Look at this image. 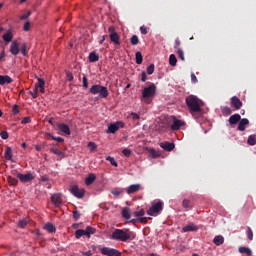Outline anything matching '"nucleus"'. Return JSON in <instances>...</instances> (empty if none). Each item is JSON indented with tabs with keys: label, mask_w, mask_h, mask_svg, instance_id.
Returning a JSON list of instances; mask_svg holds the SVG:
<instances>
[{
	"label": "nucleus",
	"mask_w": 256,
	"mask_h": 256,
	"mask_svg": "<svg viewBox=\"0 0 256 256\" xmlns=\"http://www.w3.org/2000/svg\"><path fill=\"white\" fill-rule=\"evenodd\" d=\"M135 237H137V234L127 228L115 229L111 234V239H113V241H121L122 243H127V241H133Z\"/></svg>",
	"instance_id": "f257e3e1"
},
{
	"label": "nucleus",
	"mask_w": 256,
	"mask_h": 256,
	"mask_svg": "<svg viewBox=\"0 0 256 256\" xmlns=\"http://www.w3.org/2000/svg\"><path fill=\"white\" fill-rule=\"evenodd\" d=\"M186 105L188 109H190V113H199L201 112V106L203 105V101H201L195 95H190L186 97Z\"/></svg>",
	"instance_id": "f03ea898"
},
{
	"label": "nucleus",
	"mask_w": 256,
	"mask_h": 256,
	"mask_svg": "<svg viewBox=\"0 0 256 256\" xmlns=\"http://www.w3.org/2000/svg\"><path fill=\"white\" fill-rule=\"evenodd\" d=\"M155 93H157V86L154 83H151L148 87H144L142 90L141 101L149 105L151 103V99L155 97Z\"/></svg>",
	"instance_id": "7ed1b4c3"
},
{
	"label": "nucleus",
	"mask_w": 256,
	"mask_h": 256,
	"mask_svg": "<svg viewBox=\"0 0 256 256\" xmlns=\"http://www.w3.org/2000/svg\"><path fill=\"white\" fill-rule=\"evenodd\" d=\"M89 93L91 95H99L100 99H107L109 97V90L105 86L99 84H94L90 87Z\"/></svg>",
	"instance_id": "20e7f679"
},
{
	"label": "nucleus",
	"mask_w": 256,
	"mask_h": 256,
	"mask_svg": "<svg viewBox=\"0 0 256 256\" xmlns=\"http://www.w3.org/2000/svg\"><path fill=\"white\" fill-rule=\"evenodd\" d=\"M97 230L91 226H87L86 229H78L75 232V238L81 239V237H87V239H91L92 235H95Z\"/></svg>",
	"instance_id": "39448f33"
},
{
	"label": "nucleus",
	"mask_w": 256,
	"mask_h": 256,
	"mask_svg": "<svg viewBox=\"0 0 256 256\" xmlns=\"http://www.w3.org/2000/svg\"><path fill=\"white\" fill-rule=\"evenodd\" d=\"M161 211H163V202L158 201L147 210V215L150 217H156V215H161Z\"/></svg>",
	"instance_id": "423d86ee"
},
{
	"label": "nucleus",
	"mask_w": 256,
	"mask_h": 256,
	"mask_svg": "<svg viewBox=\"0 0 256 256\" xmlns=\"http://www.w3.org/2000/svg\"><path fill=\"white\" fill-rule=\"evenodd\" d=\"M100 253L106 256H121V251L115 248H109V247H102L100 249Z\"/></svg>",
	"instance_id": "0eeeda50"
},
{
	"label": "nucleus",
	"mask_w": 256,
	"mask_h": 256,
	"mask_svg": "<svg viewBox=\"0 0 256 256\" xmlns=\"http://www.w3.org/2000/svg\"><path fill=\"white\" fill-rule=\"evenodd\" d=\"M100 253L106 256H121V251L115 248H109V247H102L100 249Z\"/></svg>",
	"instance_id": "6e6552de"
},
{
	"label": "nucleus",
	"mask_w": 256,
	"mask_h": 256,
	"mask_svg": "<svg viewBox=\"0 0 256 256\" xmlns=\"http://www.w3.org/2000/svg\"><path fill=\"white\" fill-rule=\"evenodd\" d=\"M172 121L171 129L172 131H179L181 127L185 126V121L177 119L175 116L170 117Z\"/></svg>",
	"instance_id": "1a4fd4ad"
},
{
	"label": "nucleus",
	"mask_w": 256,
	"mask_h": 256,
	"mask_svg": "<svg viewBox=\"0 0 256 256\" xmlns=\"http://www.w3.org/2000/svg\"><path fill=\"white\" fill-rule=\"evenodd\" d=\"M70 192L74 197H77V199H83V197H85V190L80 189L77 185L72 186Z\"/></svg>",
	"instance_id": "9d476101"
},
{
	"label": "nucleus",
	"mask_w": 256,
	"mask_h": 256,
	"mask_svg": "<svg viewBox=\"0 0 256 256\" xmlns=\"http://www.w3.org/2000/svg\"><path fill=\"white\" fill-rule=\"evenodd\" d=\"M16 177L21 181V183H29V181H33V179H35V176H33L32 173H27V174L17 173Z\"/></svg>",
	"instance_id": "9b49d317"
},
{
	"label": "nucleus",
	"mask_w": 256,
	"mask_h": 256,
	"mask_svg": "<svg viewBox=\"0 0 256 256\" xmlns=\"http://www.w3.org/2000/svg\"><path fill=\"white\" fill-rule=\"evenodd\" d=\"M230 105L231 107H234L236 111H239V109L243 107V102L241 101V99H239V97L233 96L230 99Z\"/></svg>",
	"instance_id": "f8f14e48"
},
{
	"label": "nucleus",
	"mask_w": 256,
	"mask_h": 256,
	"mask_svg": "<svg viewBox=\"0 0 256 256\" xmlns=\"http://www.w3.org/2000/svg\"><path fill=\"white\" fill-rule=\"evenodd\" d=\"M125 124L123 122H116L114 124H110L108 127V133H117L119 129H123Z\"/></svg>",
	"instance_id": "ddd939ff"
},
{
	"label": "nucleus",
	"mask_w": 256,
	"mask_h": 256,
	"mask_svg": "<svg viewBox=\"0 0 256 256\" xmlns=\"http://www.w3.org/2000/svg\"><path fill=\"white\" fill-rule=\"evenodd\" d=\"M10 53L14 56L19 55V42L17 40L11 42Z\"/></svg>",
	"instance_id": "4468645a"
},
{
	"label": "nucleus",
	"mask_w": 256,
	"mask_h": 256,
	"mask_svg": "<svg viewBox=\"0 0 256 256\" xmlns=\"http://www.w3.org/2000/svg\"><path fill=\"white\" fill-rule=\"evenodd\" d=\"M51 202L56 207H61V204H62V202H61V194H59V193L52 194L51 195Z\"/></svg>",
	"instance_id": "2eb2a0df"
},
{
	"label": "nucleus",
	"mask_w": 256,
	"mask_h": 256,
	"mask_svg": "<svg viewBox=\"0 0 256 256\" xmlns=\"http://www.w3.org/2000/svg\"><path fill=\"white\" fill-rule=\"evenodd\" d=\"M59 131H61L62 133H64V135H71V129L69 128V125L65 124V123H59L57 125Z\"/></svg>",
	"instance_id": "dca6fc26"
},
{
	"label": "nucleus",
	"mask_w": 256,
	"mask_h": 256,
	"mask_svg": "<svg viewBox=\"0 0 256 256\" xmlns=\"http://www.w3.org/2000/svg\"><path fill=\"white\" fill-rule=\"evenodd\" d=\"M13 83V78L9 75H0V85H10Z\"/></svg>",
	"instance_id": "f3484780"
},
{
	"label": "nucleus",
	"mask_w": 256,
	"mask_h": 256,
	"mask_svg": "<svg viewBox=\"0 0 256 256\" xmlns=\"http://www.w3.org/2000/svg\"><path fill=\"white\" fill-rule=\"evenodd\" d=\"M160 147L164 149V151H173V149H175V143L162 142L160 143Z\"/></svg>",
	"instance_id": "a211bd4d"
},
{
	"label": "nucleus",
	"mask_w": 256,
	"mask_h": 256,
	"mask_svg": "<svg viewBox=\"0 0 256 256\" xmlns=\"http://www.w3.org/2000/svg\"><path fill=\"white\" fill-rule=\"evenodd\" d=\"M141 189V185L140 184H132L127 188V193L128 195H133V193H137V191H139Z\"/></svg>",
	"instance_id": "6ab92c4d"
},
{
	"label": "nucleus",
	"mask_w": 256,
	"mask_h": 256,
	"mask_svg": "<svg viewBox=\"0 0 256 256\" xmlns=\"http://www.w3.org/2000/svg\"><path fill=\"white\" fill-rule=\"evenodd\" d=\"M109 37L114 45H121V38L119 37V34L117 32L110 34Z\"/></svg>",
	"instance_id": "aec40b11"
},
{
	"label": "nucleus",
	"mask_w": 256,
	"mask_h": 256,
	"mask_svg": "<svg viewBox=\"0 0 256 256\" xmlns=\"http://www.w3.org/2000/svg\"><path fill=\"white\" fill-rule=\"evenodd\" d=\"M189 231H199V227L193 223H189L188 225L183 227L184 233H189Z\"/></svg>",
	"instance_id": "412c9836"
},
{
	"label": "nucleus",
	"mask_w": 256,
	"mask_h": 256,
	"mask_svg": "<svg viewBox=\"0 0 256 256\" xmlns=\"http://www.w3.org/2000/svg\"><path fill=\"white\" fill-rule=\"evenodd\" d=\"M240 119H241V115L234 114V115L230 116V118L228 119V123H230L231 125H237V123H239Z\"/></svg>",
	"instance_id": "4be33fe9"
},
{
	"label": "nucleus",
	"mask_w": 256,
	"mask_h": 256,
	"mask_svg": "<svg viewBox=\"0 0 256 256\" xmlns=\"http://www.w3.org/2000/svg\"><path fill=\"white\" fill-rule=\"evenodd\" d=\"M4 159H6V161H11V159H13V150L9 146L5 149Z\"/></svg>",
	"instance_id": "5701e85b"
},
{
	"label": "nucleus",
	"mask_w": 256,
	"mask_h": 256,
	"mask_svg": "<svg viewBox=\"0 0 256 256\" xmlns=\"http://www.w3.org/2000/svg\"><path fill=\"white\" fill-rule=\"evenodd\" d=\"M246 125H249V119L247 118L240 119L238 124V131H245Z\"/></svg>",
	"instance_id": "b1692460"
},
{
	"label": "nucleus",
	"mask_w": 256,
	"mask_h": 256,
	"mask_svg": "<svg viewBox=\"0 0 256 256\" xmlns=\"http://www.w3.org/2000/svg\"><path fill=\"white\" fill-rule=\"evenodd\" d=\"M2 39L5 41V43H11V41H13V32L8 31L7 33L3 34Z\"/></svg>",
	"instance_id": "393cba45"
},
{
	"label": "nucleus",
	"mask_w": 256,
	"mask_h": 256,
	"mask_svg": "<svg viewBox=\"0 0 256 256\" xmlns=\"http://www.w3.org/2000/svg\"><path fill=\"white\" fill-rule=\"evenodd\" d=\"M95 179H97V176L95 174H89L88 177H86L85 179L86 185H93V183H95Z\"/></svg>",
	"instance_id": "a878e982"
},
{
	"label": "nucleus",
	"mask_w": 256,
	"mask_h": 256,
	"mask_svg": "<svg viewBox=\"0 0 256 256\" xmlns=\"http://www.w3.org/2000/svg\"><path fill=\"white\" fill-rule=\"evenodd\" d=\"M238 251H239V253H242V254L247 255V256L253 255V252L251 251V249L248 248V247H245V246H241L238 249Z\"/></svg>",
	"instance_id": "bb28decb"
},
{
	"label": "nucleus",
	"mask_w": 256,
	"mask_h": 256,
	"mask_svg": "<svg viewBox=\"0 0 256 256\" xmlns=\"http://www.w3.org/2000/svg\"><path fill=\"white\" fill-rule=\"evenodd\" d=\"M48 233H55L57 231V228H55V225L51 223H46L43 227Z\"/></svg>",
	"instance_id": "cd10ccee"
},
{
	"label": "nucleus",
	"mask_w": 256,
	"mask_h": 256,
	"mask_svg": "<svg viewBox=\"0 0 256 256\" xmlns=\"http://www.w3.org/2000/svg\"><path fill=\"white\" fill-rule=\"evenodd\" d=\"M213 243L214 245H217V246L223 245V243H225V238L221 235H218L213 239Z\"/></svg>",
	"instance_id": "c85d7f7f"
},
{
	"label": "nucleus",
	"mask_w": 256,
	"mask_h": 256,
	"mask_svg": "<svg viewBox=\"0 0 256 256\" xmlns=\"http://www.w3.org/2000/svg\"><path fill=\"white\" fill-rule=\"evenodd\" d=\"M89 61L90 63H97V61H99V54H96L95 52H91L89 54Z\"/></svg>",
	"instance_id": "c756f323"
},
{
	"label": "nucleus",
	"mask_w": 256,
	"mask_h": 256,
	"mask_svg": "<svg viewBox=\"0 0 256 256\" xmlns=\"http://www.w3.org/2000/svg\"><path fill=\"white\" fill-rule=\"evenodd\" d=\"M169 65H171V67H176V65H177V56H175V54H171L169 56Z\"/></svg>",
	"instance_id": "7c9ffc66"
},
{
	"label": "nucleus",
	"mask_w": 256,
	"mask_h": 256,
	"mask_svg": "<svg viewBox=\"0 0 256 256\" xmlns=\"http://www.w3.org/2000/svg\"><path fill=\"white\" fill-rule=\"evenodd\" d=\"M122 217L124 219H131V212H130V209L129 208H124L122 210Z\"/></svg>",
	"instance_id": "2f4dec72"
},
{
	"label": "nucleus",
	"mask_w": 256,
	"mask_h": 256,
	"mask_svg": "<svg viewBox=\"0 0 256 256\" xmlns=\"http://www.w3.org/2000/svg\"><path fill=\"white\" fill-rule=\"evenodd\" d=\"M135 57L137 65H141V63H143V54H141V52L138 51L135 53Z\"/></svg>",
	"instance_id": "473e14b6"
},
{
	"label": "nucleus",
	"mask_w": 256,
	"mask_h": 256,
	"mask_svg": "<svg viewBox=\"0 0 256 256\" xmlns=\"http://www.w3.org/2000/svg\"><path fill=\"white\" fill-rule=\"evenodd\" d=\"M50 153H53L54 155H58L59 157H63V151H61L57 147L51 148Z\"/></svg>",
	"instance_id": "72a5a7b5"
},
{
	"label": "nucleus",
	"mask_w": 256,
	"mask_h": 256,
	"mask_svg": "<svg viewBox=\"0 0 256 256\" xmlns=\"http://www.w3.org/2000/svg\"><path fill=\"white\" fill-rule=\"evenodd\" d=\"M182 207L186 209V211H189V209H191V201L184 199L182 201Z\"/></svg>",
	"instance_id": "f704fd0d"
},
{
	"label": "nucleus",
	"mask_w": 256,
	"mask_h": 256,
	"mask_svg": "<svg viewBox=\"0 0 256 256\" xmlns=\"http://www.w3.org/2000/svg\"><path fill=\"white\" fill-rule=\"evenodd\" d=\"M248 145H256V135H250L247 140Z\"/></svg>",
	"instance_id": "c9c22d12"
},
{
	"label": "nucleus",
	"mask_w": 256,
	"mask_h": 256,
	"mask_svg": "<svg viewBox=\"0 0 256 256\" xmlns=\"http://www.w3.org/2000/svg\"><path fill=\"white\" fill-rule=\"evenodd\" d=\"M41 87H45V80L38 78V82L35 84V89L37 90Z\"/></svg>",
	"instance_id": "e433bc0d"
},
{
	"label": "nucleus",
	"mask_w": 256,
	"mask_h": 256,
	"mask_svg": "<svg viewBox=\"0 0 256 256\" xmlns=\"http://www.w3.org/2000/svg\"><path fill=\"white\" fill-rule=\"evenodd\" d=\"M145 215V209H140L139 211H134L133 216L134 217H143Z\"/></svg>",
	"instance_id": "4c0bfd02"
},
{
	"label": "nucleus",
	"mask_w": 256,
	"mask_h": 256,
	"mask_svg": "<svg viewBox=\"0 0 256 256\" xmlns=\"http://www.w3.org/2000/svg\"><path fill=\"white\" fill-rule=\"evenodd\" d=\"M29 224V222L25 219L19 220L18 222V227H20L21 229H25V227H27V225Z\"/></svg>",
	"instance_id": "58836bf2"
},
{
	"label": "nucleus",
	"mask_w": 256,
	"mask_h": 256,
	"mask_svg": "<svg viewBox=\"0 0 256 256\" xmlns=\"http://www.w3.org/2000/svg\"><path fill=\"white\" fill-rule=\"evenodd\" d=\"M106 161H109L110 165H112L113 167H117V161L115 160V158L108 156L106 157Z\"/></svg>",
	"instance_id": "ea45409f"
},
{
	"label": "nucleus",
	"mask_w": 256,
	"mask_h": 256,
	"mask_svg": "<svg viewBox=\"0 0 256 256\" xmlns=\"http://www.w3.org/2000/svg\"><path fill=\"white\" fill-rule=\"evenodd\" d=\"M149 153L151 155V157H153V159H157V157H160L161 154H159V152L155 151V149L150 148L149 149Z\"/></svg>",
	"instance_id": "a19ab883"
},
{
	"label": "nucleus",
	"mask_w": 256,
	"mask_h": 256,
	"mask_svg": "<svg viewBox=\"0 0 256 256\" xmlns=\"http://www.w3.org/2000/svg\"><path fill=\"white\" fill-rule=\"evenodd\" d=\"M131 45H139V37L137 35H133L130 39Z\"/></svg>",
	"instance_id": "79ce46f5"
},
{
	"label": "nucleus",
	"mask_w": 256,
	"mask_h": 256,
	"mask_svg": "<svg viewBox=\"0 0 256 256\" xmlns=\"http://www.w3.org/2000/svg\"><path fill=\"white\" fill-rule=\"evenodd\" d=\"M146 71H147L148 75H153V73H155V65L154 64H150L147 67Z\"/></svg>",
	"instance_id": "37998d69"
},
{
	"label": "nucleus",
	"mask_w": 256,
	"mask_h": 256,
	"mask_svg": "<svg viewBox=\"0 0 256 256\" xmlns=\"http://www.w3.org/2000/svg\"><path fill=\"white\" fill-rule=\"evenodd\" d=\"M222 113L224 115H231V113H233V110L230 107L226 106L222 108Z\"/></svg>",
	"instance_id": "c03bdc74"
},
{
	"label": "nucleus",
	"mask_w": 256,
	"mask_h": 256,
	"mask_svg": "<svg viewBox=\"0 0 256 256\" xmlns=\"http://www.w3.org/2000/svg\"><path fill=\"white\" fill-rule=\"evenodd\" d=\"M20 51L24 57H27V44L26 43H23L21 45Z\"/></svg>",
	"instance_id": "a18cd8bd"
},
{
	"label": "nucleus",
	"mask_w": 256,
	"mask_h": 256,
	"mask_svg": "<svg viewBox=\"0 0 256 256\" xmlns=\"http://www.w3.org/2000/svg\"><path fill=\"white\" fill-rule=\"evenodd\" d=\"M73 215V219H75V221H78V219H81V212H79V210H74L72 212Z\"/></svg>",
	"instance_id": "49530a36"
},
{
	"label": "nucleus",
	"mask_w": 256,
	"mask_h": 256,
	"mask_svg": "<svg viewBox=\"0 0 256 256\" xmlns=\"http://www.w3.org/2000/svg\"><path fill=\"white\" fill-rule=\"evenodd\" d=\"M131 153H132V151L129 148H125L122 150V154L124 157H131Z\"/></svg>",
	"instance_id": "de8ad7c7"
},
{
	"label": "nucleus",
	"mask_w": 256,
	"mask_h": 256,
	"mask_svg": "<svg viewBox=\"0 0 256 256\" xmlns=\"http://www.w3.org/2000/svg\"><path fill=\"white\" fill-rule=\"evenodd\" d=\"M247 237L249 241H253V230L251 229V227L247 228Z\"/></svg>",
	"instance_id": "09e8293b"
},
{
	"label": "nucleus",
	"mask_w": 256,
	"mask_h": 256,
	"mask_svg": "<svg viewBox=\"0 0 256 256\" xmlns=\"http://www.w3.org/2000/svg\"><path fill=\"white\" fill-rule=\"evenodd\" d=\"M140 33L142 35H147L149 33V28L147 26H141L140 27Z\"/></svg>",
	"instance_id": "8fccbe9b"
},
{
	"label": "nucleus",
	"mask_w": 256,
	"mask_h": 256,
	"mask_svg": "<svg viewBox=\"0 0 256 256\" xmlns=\"http://www.w3.org/2000/svg\"><path fill=\"white\" fill-rule=\"evenodd\" d=\"M180 47H181V40H179V38H177V39L175 40V43H174V49H175L176 51H179V49H181Z\"/></svg>",
	"instance_id": "3c124183"
},
{
	"label": "nucleus",
	"mask_w": 256,
	"mask_h": 256,
	"mask_svg": "<svg viewBox=\"0 0 256 256\" xmlns=\"http://www.w3.org/2000/svg\"><path fill=\"white\" fill-rule=\"evenodd\" d=\"M82 83H83L84 89H88L89 88V81L87 80V76H83Z\"/></svg>",
	"instance_id": "603ef678"
},
{
	"label": "nucleus",
	"mask_w": 256,
	"mask_h": 256,
	"mask_svg": "<svg viewBox=\"0 0 256 256\" xmlns=\"http://www.w3.org/2000/svg\"><path fill=\"white\" fill-rule=\"evenodd\" d=\"M178 53V57H180L181 61H185V53L183 52L182 49H178V51H176Z\"/></svg>",
	"instance_id": "864d4df0"
},
{
	"label": "nucleus",
	"mask_w": 256,
	"mask_h": 256,
	"mask_svg": "<svg viewBox=\"0 0 256 256\" xmlns=\"http://www.w3.org/2000/svg\"><path fill=\"white\" fill-rule=\"evenodd\" d=\"M0 137H1V139H9V132H7V131H1L0 132Z\"/></svg>",
	"instance_id": "5fc2aeb1"
},
{
	"label": "nucleus",
	"mask_w": 256,
	"mask_h": 256,
	"mask_svg": "<svg viewBox=\"0 0 256 256\" xmlns=\"http://www.w3.org/2000/svg\"><path fill=\"white\" fill-rule=\"evenodd\" d=\"M130 117H132L133 121H138L141 119V116H139V114L135 113V112H132L130 114Z\"/></svg>",
	"instance_id": "6e6d98bb"
},
{
	"label": "nucleus",
	"mask_w": 256,
	"mask_h": 256,
	"mask_svg": "<svg viewBox=\"0 0 256 256\" xmlns=\"http://www.w3.org/2000/svg\"><path fill=\"white\" fill-rule=\"evenodd\" d=\"M149 219H151V218H149V217H141V218H137V221H138V223L145 224V223H147V221H149Z\"/></svg>",
	"instance_id": "4d7b16f0"
},
{
	"label": "nucleus",
	"mask_w": 256,
	"mask_h": 256,
	"mask_svg": "<svg viewBox=\"0 0 256 256\" xmlns=\"http://www.w3.org/2000/svg\"><path fill=\"white\" fill-rule=\"evenodd\" d=\"M30 16H31V12L28 11L27 13L20 16V21H24L25 19H29Z\"/></svg>",
	"instance_id": "13d9d810"
},
{
	"label": "nucleus",
	"mask_w": 256,
	"mask_h": 256,
	"mask_svg": "<svg viewBox=\"0 0 256 256\" xmlns=\"http://www.w3.org/2000/svg\"><path fill=\"white\" fill-rule=\"evenodd\" d=\"M88 147H90V151H95L97 149V144L94 142H89Z\"/></svg>",
	"instance_id": "bf43d9fd"
},
{
	"label": "nucleus",
	"mask_w": 256,
	"mask_h": 256,
	"mask_svg": "<svg viewBox=\"0 0 256 256\" xmlns=\"http://www.w3.org/2000/svg\"><path fill=\"white\" fill-rule=\"evenodd\" d=\"M12 113L14 115H17V113H19V106L17 104H14L12 107Z\"/></svg>",
	"instance_id": "052dcab7"
},
{
	"label": "nucleus",
	"mask_w": 256,
	"mask_h": 256,
	"mask_svg": "<svg viewBox=\"0 0 256 256\" xmlns=\"http://www.w3.org/2000/svg\"><path fill=\"white\" fill-rule=\"evenodd\" d=\"M30 28H31V22L29 21L25 22L23 26L24 31H29Z\"/></svg>",
	"instance_id": "680f3d73"
},
{
	"label": "nucleus",
	"mask_w": 256,
	"mask_h": 256,
	"mask_svg": "<svg viewBox=\"0 0 256 256\" xmlns=\"http://www.w3.org/2000/svg\"><path fill=\"white\" fill-rule=\"evenodd\" d=\"M123 190H114L112 191V195H114L115 197H119V195H122Z\"/></svg>",
	"instance_id": "e2e57ef3"
},
{
	"label": "nucleus",
	"mask_w": 256,
	"mask_h": 256,
	"mask_svg": "<svg viewBox=\"0 0 256 256\" xmlns=\"http://www.w3.org/2000/svg\"><path fill=\"white\" fill-rule=\"evenodd\" d=\"M29 93L33 97V99H37V97L39 96L37 89H34V91H30Z\"/></svg>",
	"instance_id": "0e129e2a"
},
{
	"label": "nucleus",
	"mask_w": 256,
	"mask_h": 256,
	"mask_svg": "<svg viewBox=\"0 0 256 256\" xmlns=\"http://www.w3.org/2000/svg\"><path fill=\"white\" fill-rule=\"evenodd\" d=\"M9 183L10 185H17L18 181L13 177H9Z\"/></svg>",
	"instance_id": "69168bd1"
},
{
	"label": "nucleus",
	"mask_w": 256,
	"mask_h": 256,
	"mask_svg": "<svg viewBox=\"0 0 256 256\" xmlns=\"http://www.w3.org/2000/svg\"><path fill=\"white\" fill-rule=\"evenodd\" d=\"M31 121V117H25L22 119V125H27Z\"/></svg>",
	"instance_id": "338daca9"
},
{
	"label": "nucleus",
	"mask_w": 256,
	"mask_h": 256,
	"mask_svg": "<svg viewBox=\"0 0 256 256\" xmlns=\"http://www.w3.org/2000/svg\"><path fill=\"white\" fill-rule=\"evenodd\" d=\"M66 77H67L68 81H73V79H74L73 73H71V72H66Z\"/></svg>",
	"instance_id": "774afa93"
}]
</instances>
